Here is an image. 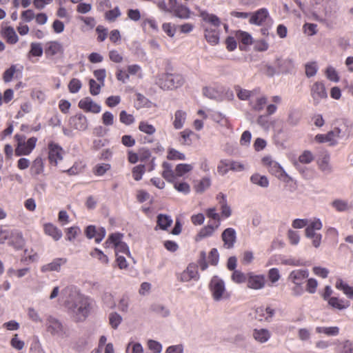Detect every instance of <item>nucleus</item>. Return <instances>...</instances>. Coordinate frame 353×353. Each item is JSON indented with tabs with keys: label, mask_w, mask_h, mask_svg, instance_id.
Returning a JSON list of instances; mask_svg holds the SVG:
<instances>
[{
	"label": "nucleus",
	"mask_w": 353,
	"mask_h": 353,
	"mask_svg": "<svg viewBox=\"0 0 353 353\" xmlns=\"http://www.w3.org/2000/svg\"><path fill=\"white\" fill-rule=\"evenodd\" d=\"M174 15L180 19H189L190 17V10L185 6L179 4L172 11Z\"/></svg>",
	"instance_id": "24"
},
{
	"label": "nucleus",
	"mask_w": 353,
	"mask_h": 353,
	"mask_svg": "<svg viewBox=\"0 0 353 353\" xmlns=\"http://www.w3.org/2000/svg\"><path fill=\"white\" fill-rule=\"evenodd\" d=\"M200 16L202 17L203 21L210 23L216 27H219L221 25L219 18L215 14H209L205 11H201Z\"/></svg>",
	"instance_id": "30"
},
{
	"label": "nucleus",
	"mask_w": 353,
	"mask_h": 353,
	"mask_svg": "<svg viewBox=\"0 0 353 353\" xmlns=\"http://www.w3.org/2000/svg\"><path fill=\"white\" fill-rule=\"evenodd\" d=\"M268 277L272 284L277 282L281 278L279 269L276 268L270 269L268 271Z\"/></svg>",
	"instance_id": "59"
},
{
	"label": "nucleus",
	"mask_w": 353,
	"mask_h": 353,
	"mask_svg": "<svg viewBox=\"0 0 353 353\" xmlns=\"http://www.w3.org/2000/svg\"><path fill=\"white\" fill-rule=\"evenodd\" d=\"M114 248L115 250L116 255H120V253H123L127 254L129 256H130L129 248L125 243L121 241L116 245Z\"/></svg>",
	"instance_id": "54"
},
{
	"label": "nucleus",
	"mask_w": 353,
	"mask_h": 353,
	"mask_svg": "<svg viewBox=\"0 0 353 353\" xmlns=\"http://www.w3.org/2000/svg\"><path fill=\"white\" fill-rule=\"evenodd\" d=\"M211 185V180L209 177H204L194 185L195 191L197 193H203Z\"/></svg>",
	"instance_id": "35"
},
{
	"label": "nucleus",
	"mask_w": 353,
	"mask_h": 353,
	"mask_svg": "<svg viewBox=\"0 0 353 353\" xmlns=\"http://www.w3.org/2000/svg\"><path fill=\"white\" fill-rule=\"evenodd\" d=\"M269 172L276 176L280 178L284 175H286L285 170L276 161L270 162L268 166Z\"/></svg>",
	"instance_id": "33"
},
{
	"label": "nucleus",
	"mask_w": 353,
	"mask_h": 353,
	"mask_svg": "<svg viewBox=\"0 0 353 353\" xmlns=\"http://www.w3.org/2000/svg\"><path fill=\"white\" fill-rule=\"evenodd\" d=\"M2 34L6 39L7 42L10 44H14L18 41V36L12 27H6L2 30Z\"/></svg>",
	"instance_id": "19"
},
{
	"label": "nucleus",
	"mask_w": 353,
	"mask_h": 353,
	"mask_svg": "<svg viewBox=\"0 0 353 353\" xmlns=\"http://www.w3.org/2000/svg\"><path fill=\"white\" fill-rule=\"evenodd\" d=\"M82 86L81 82L78 79H72L68 84V89L71 93H77L79 91Z\"/></svg>",
	"instance_id": "55"
},
{
	"label": "nucleus",
	"mask_w": 353,
	"mask_h": 353,
	"mask_svg": "<svg viewBox=\"0 0 353 353\" xmlns=\"http://www.w3.org/2000/svg\"><path fill=\"white\" fill-rule=\"evenodd\" d=\"M96 32L98 34L97 40L102 42L105 40L108 36V29L101 25H99L96 28Z\"/></svg>",
	"instance_id": "63"
},
{
	"label": "nucleus",
	"mask_w": 353,
	"mask_h": 353,
	"mask_svg": "<svg viewBox=\"0 0 353 353\" xmlns=\"http://www.w3.org/2000/svg\"><path fill=\"white\" fill-rule=\"evenodd\" d=\"M310 94L313 99L314 105H317L319 104L322 99L327 97L324 83L321 81L314 83L310 88Z\"/></svg>",
	"instance_id": "5"
},
{
	"label": "nucleus",
	"mask_w": 353,
	"mask_h": 353,
	"mask_svg": "<svg viewBox=\"0 0 353 353\" xmlns=\"http://www.w3.org/2000/svg\"><path fill=\"white\" fill-rule=\"evenodd\" d=\"M111 166L109 163L97 164L94 169V172L97 176H102L109 170Z\"/></svg>",
	"instance_id": "60"
},
{
	"label": "nucleus",
	"mask_w": 353,
	"mask_h": 353,
	"mask_svg": "<svg viewBox=\"0 0 353 353\" xmlns=\"http://www.w3.org/2000/svg\"><path fill=\"white\" fill-rule=\"evenodd\" d=\"M61 293L68 299V302L74 303V309H92L94 306L93 301L81 295L74 286H67Z\"/></svg>",
	"instance_id": "1"
},
{
	"label": "nucleus",
	"mask_w": 353,
	"mask_h": 353,
	"mask_svg": "<svg viewBox=\"0 0 353 353\" xmlns=\"http://www.w3.org/2000/svg\"><path fill=\"white\" fill-rule=\"evenodd\" d=\"M193 169V167L190 164L180 163L178 164L175 168L176 174L179 176H181L187 172H189Z\"/></svg>",
	"instance_id": "46"
},
{
	"label": "nucleus",
	"mask_w": 353,
	"mask_h": 353,
	"mask_svg": "<svg viewBox=\"0 0 353 353\" xmlns=\"http://www.w3.org/2000/svg\"><path fill=\"white\" fill-rule=\"evenodd\" d=\"M268 101L267 97L265 96L257 97L255 100H250V105L251 108L256 112H260L263 110Z\"/></svg>",
	"instance_id": "21"
},
{
	"label": "nucleus",
	"mask_w": 353,
	"mask_h": 353,
	"mask_svg": "<svg viewBox=\"0 0 353 353\" xmlns=\"http://www.w3.org/2000/svg\"><path fill=\"white\" fill-rule=\"evenodd\" d=\"M186 120V112L179 110L175 112L174 119L173 121L174 128L176 130L181 129Z\"/></svg>",
	"instance_id": "23"
},
{
	"label": "nucleus",
	"mask_w": 353,
	"mask_h": 353,
	"mask_svg": "<svg viewBox=\"0 0 353 353\" xmlns=\"http://www.w3.org/2000/svg\"><path fill=\"white\" fill-rule=\"evenodd\" d=\"M167 158L169 160H185V156L179 151L174 148H170L168 150Z\"/></svg>",
	"instance_id": "50"
},
{
	"label": "nucleus",
	"mask_w": 353,
	"mask_h": 353,
	"mask_svg": "<svg viewBox=\"0 0 353 353\" xmlns=\"http://www.w3.org/2000/svg\"><path fill=\"white\" fill-rule=\"evenodd\" d=\"M163 170L162 176L168 182H172L175 179L174 172L172 170V165L168 162H163L162 164Z\"/></svg>",
	"instance_id": "22"
},
{
	"label": "nucleus",
	"mask_w": 353,
	"mask_h": 353,
	"mask_svg": "<svg viewBox=\"0 0 353 353\" xmlns=\"http://www.w3.org/2000/svg\"><path fill=\"white\" fill-rule=\"evenodd\" d=\"M11 241L10 244L12 245L16 250H21L24 245V240L21 233L13 232V236L10 238Z\"/></svg>",
	"instance_id": "32"
},
{
	"label": "nucleus",
	"mask_w": 353,
	"mask_h": 353,
	"mask_svg": "<svg viewBox=\"0 0 353 353\" xmlns=\"http://www.w3.org/2000/svg\"><path fill=\"white\" fill-rule=\"evenodd\" d=\"M327 78L334 82H338L339 77L336 70L332 66H328L325 70Z\"/></svg>",
	"instance_id": "56"
},
{
	"label": "nucleus",
	"mask_w": 353,
	"mask_h": 353,
	"mask_svg": "<svg viewBox=\"0 0 353 353\" xmlns=\"http://www.w3.org/2000/svg\"><path fill=\"white\" fill-rule=\"evenodd\" d=\"M172 223V219L170 216L163 214H160L157 216V224L161 230H167Z\"/></svg>",
	"instance_id": "29"
},
{
	"label": "nucleus",
	"mask_w": 353,
	"mask_h": 353,
	"mask_svg": "<svg viewBox=\"0 0 353 353\" xmlns=\"http://www.w3.org/2000/svg\"><path fill=\"white\" fill-rule=\"evenodd\" d=\"M184 78L181 74L172 73H161L156 77L155 83L161 89L172 90L182 86Z\"/></svg>",
	"instance_id": "2"
},
{
	"label": "nucleus",
	"mask_w": 353,
	"mask_h": 353,
	"mask_svg": "<svg viewBox=\"0 0 353 353\" xmlns=\"http://www.w3.org/2000/svg\"><path fill=\"white\" fill-rule=\"evenodd\" d=\"M122 321V317L117 312H114L109 315V323L111 327L114 329H117L119 324Z\"/></svg>",
	"instance_id": "43"
},
{
	"label": "nucleus",
	"mask_w": 353,
	"mask_h": 353,
	"mask_svg": "<svg viewBox=\"0 0 353 353\" xmlns=\"http://www.w3.org/2000/svg\"><path fill=\"white\" fill-rule=\"evenodd\" d=\"M250 181L255 185L261 188H268L269 186V180L264 175H261L259 173L253 174L250 176Z\"/></svg>",
	"instance_id": "25"
},
{
	"label": "nucleus",
	"mask_w": 353,
	"mask_h": 353,
	"mask_svg": "<svg viewBox=\"0 0 353 353\" xmlns=\"http://www.w3.org/2000/svg\"><path fill=\"white\" fill-rule=\"evenodd\" d=\"M14 137L17 142V146L15 149L17 156L28 155L35 148L37 141L36 137H31L27 141H26L24 135L16 134Z\"/></svg>",
	"instance_id": "3"
},
{
	"label": "nucleus",
	"mask_w": 353,
	"mask_h": 353,
	"mask_svg": "<svg viewBox=\"0 0 353 353\" xmlns=\"http://www.w3.org/2000/svg\"><path fill=\"white\" fill-rule=\"evenodd\" d=\"M332 205L333 208L336 209L338 212H345L348 210L349 205L347 201L342 199H336L334 200Z\"/></svg>",
	"instance_id": "44"
},
{
	"label": "nucleus",
	"mask_w": 353,
	"mask_h": 353,
	"mask_svg": "<svg viewBox=\"0 0 353 353\" xmlns=\"http://www.w3.org/2000/svg\"><path fill=\"white\" fill-rule=\"evenodd\" d=\"M88 310H72V317L75 322L84 321L88 316Z\"/></svg>",
	"instance_id": "58"
},
{
	"label": "nucleus",
	"mask_w": 353,
	"mask_h": 353,
	"mask_svg": "<svg viewBox=\"0 0 353 353\" xmlns=\"http://www.w3.org/2000/svg\"><path fill=\"white\" fill-rule=\"evenodd\" d=\"M43 50L42 45L40 43L32 42L30 44V50L29 54L33 57H41L43 55Z\"/></svg>",
	"instance_id": "42"
},
{
	"label": "nucleus",
	"mask_w": 353,
	"mask_h": 353,
	"mask_svg": "<svg viewBox=\"0 0 353 353\" xmlns=\"http://www.w3.org/2000/svg\"><path fill=\"white\" fill-rule=\"evenodd\" d=\"M90 254L92 256L98 259L103 263L107 264L109 262L108 256L98 248H95Z\"/></svg>",
	"instance_id": "57"
},
{
	"label": "nucleus",
	"mask_w": 353,
	"mask_h": 353,
	"mask_svg": "<svg viewBox=\"0 0 353 353\" xmlns=\"http://www.w3.org/2000/svg\"><path fill=\"white\" fill-rule=\"evenodd\" d=\"M30 172L32 175H39L43 172V163L41 158L35 159L31 166Z\"/></svg>",
	"instance_id": "37"
},
{
	"label": "nucleus",
	"mask_w": 353,
	"mask_h": 353,
	"mask_svg": "<svg viewBox=\"0 0 353 353\" xmlns=\"http://www.w3.org/2000/svg\"><path fill=\"white\" fill-rule=\"evenodd\" d=\"M145 173V165H139L133 168L132 169V176L134 180L139 181L142 179L143 174Z\"/></svg>",
	"instance_id": "53"
},
{
	"label": "nucleus",
	"mask_w": 353,
	"mask_h": 353,
	"mask_svg": "<svg viewBox=\"0 0 353 353\" xmlns=\"http://www.w3.org/2000/svg\"><path fill=\"white\" fill-rule=\"evenodd\" d=\"M63 52V46L60 42L57 41L48 42L45 50L46 54L50 56H54L58 53H62Z\"/></svg>",
	"instance_id": "16"
},
{
	"label": "nucleus",
	"mask_w": 353,
	"mask_h": 353,
	"mask_svg": "<svg viewBox=\"0 0 353 353\" xmlns=\"http://www.w3.org/2000/svg\"><path fill=\"white\" fill-rule=\"evenodd\" d=\"M203 94L210 99H217L219 97V92L212 87H204Z\"/></svg>",
	"instance_id": "49"
},
{
	"label": "nucleus",
	"mask_w": 353,
	"mask_h": 353,
	"mask_svg": "<svg viewBox=\"0 0 353 353\" xmlns=\"http://www.w3.org/2000/svg\"><path fill=\"white\" fill-rule=\"evenodd\" d=\"M90 92L92 95L96 96L100 93L101 88L104 85H101L100 83H97L95 80L90 79L89 81Z\"/></svg>",
	"instance_id": "61"
},
{
	"label": "nucleus",
	"mask_w": 353,
	"mask_h": 353,
	"mask_svg": "<svg viewBox=\"0 0 353 353\" xmlns=\"http://www.w3.org/2000/svg\"><path fill=\"white\" fill-rule=\"evenodd\" d=\"M219 223L216 225H208L201 229L198 234V237L200 239L206 238L213 234L214 231L219 228Z\"/></svg>",
	"instance_id": "34"
},
{
	"label": "nucleus",
	"mask_w": 353,
	"mask_h": 353,
	"mask_svg": "<svg viewBox=\"0 0 353 353\" xmlns=\"http://www.w3.org/2000/svg\"><path fill=\"white\" fill-rule=\"evenodd\" d=\"M221 239L225 249L233 248L236 241V230L232 228H226L221 234Z\"/></svg>",
	"instance_id": "10"
},
{
	"label": "nucleus",
	"mask_w": 353,
	"mask_h": 353,
	"mask_svg": "<svg viewBox=\"0 0 353 353\" xmlns=\"http://www.w3.org/2000/svg\"><path fill=\"white\" fill-rule=\"evenodd\" d=\"M316 332L319 334H324L327 336H337L339 333V328L336 326L316 327Z\"/></svg>",
	"instance_id": "36"
},
{
	"label": "nucleus",
	"mask_w": 353,
	"mask_h": 353,
	"mask_svg": "<svg viewBox=\"0 0 353 353\" xmlns=\"http://www.w3.org/2000/svg\"><path fill=\"white\" fill-rule=\"evenodd\" d=\"M254 338L260 343L266 342L270 337L268 330L265 329H255L253 332Z\"/></svg>",
	"instance_id": "31"
},
{
	"label": "nucleus",
	"mask_w": 353,
	"mask_h": 353,
	"mask_svg": "<svg viewBox=\"0 0 353 353\" xmlns=\"http://www.w3.org/2000/svg\"><path fill=\"white\" fill-rule=\"evenodd\" d=\"M121 15V12L118 7L112 10H108L105 12V19L110 21H114Z\"/></svg>",
	"instance_id": "64"
},
{
	"label": "nucleus",
	"mask_w": 353,
	"mask_h": 353,
	"mask_svg": "<svg viewBox=\"0 0 353 353\" xmlns=\"http://www.w3.org/2000/svg\"><path fill=\"white\" fill-rule=\"evenodd\" d=\"M119 120L122 123L126 125L132 124L135 121L134 116L131 114H128L125 110L121 111Z\"/></svg>",
	"instance_id": "41"
},
{
	"label": "nucleus",
	"mask_w": 353,
	"mask_h": 353,
	"mask_svg": "<svg viewBox=\"0 0 353 353\" xmlns=\"http://www.w3.org/2000/svg\"><path fill=\"white\" fill-rule=\"evenodd\" d=\"M205 38L212 46L218 44L219 41V32L214 29L206 28L205 30Z\"/></svg>",
	"instance_id": "20"
},
{
	"label": "nucleus",
	"mask_w": 353,
	"mask_h": 353,
	"mask_svg": "<svg viewBox=\"0 0 353 353\" xmlns=\"http://www.w3.org/2000/svg\"><path fill=\"white\" fill-rule=\"evenodd\" d=\"M318 286V281L314 278L307 280L305 290L310 294H314Z\"/></svg>",
	"instance_id": "62"
},
{
	"label": "nucleus",
	"mask_w": 353,
	"mask_h": 353,
	"mask_svg": "<svg viewBox=\"0 0 353 353\" xmlns=\"http://www.w3.org/2000/svg\"><path fill=\"white\" fill-rule=\"evenodd\" d=\"M210 288L216 301H219L224 297L225 294V283L219 277L216 276L212 277L210 283Z\"/></svg>",
	"instance_id": "6"
},
{
	"label": "nucleus",
	"mask_w": 353,
	"mask_h": 353,
	"mask_svg": "<svg viewBox=\"0 0 353 353\" xmlns=\"http://www.w3.org/2000/svg\"><path fill=\"white\" fill-rule=\"evenodd\" d=\"M63 148L57 143L50 142L48 144V159L51 164L57 165L63 159Z\"/></svg>",
	"instance_id": "7"
},
{
	"label": "nucleus",
	"mask_w": 353,
	"mask_h": 353,
	"mask_svg": "<svg viewBox=\"0 0 353 353\" xmlns=\"http://www.w3.org/2000/svg\"><path fill=\"white\" fill-rule=\"evenodd\" d=\"M231 161L224 159L221 160L217 166V172L221 176L225 175L230 170Z\"/></svg>",
	"instance_id": "38"
},
{
	"label": "nucleus",
	"mask_w": 353,
	"mask_h": 353,
	"mask_svg": "<svg viewBox=\"0 0 353 353\" xmlns=\"http://www.w3.org/2000/svg\"><path fill=\"white\" fill-rule=\"evenodd\" d=\"M335 132H329L326 134H319L316 135L315 140L319 143L330 142V145H334L336 141L334 140Z\"/></svg>",
	"instance_id": "27"
},
{
	"label": "nucleus",
	"mask_w": 353,
	"mask_h": 353,
	"mask_svg": "<svg viewBox=\"0 0 353 353\" xmlns=\"http://www.w3.org/2000/svg\"><path fill=\"white\" fill-rule=\"evenodd\" d=\"M46 330L52 336L61 338L68 336V332L65 327L57 319L50 316L46 322Z\"/></svg>",
	"instance_id": "4"
},
{
	"label": "nucleus",
	"mask_w": 353,
	"mask_h": 353,
	"mask_svg": "<svg viewBox=\"0 0 353 353\" xmlns=\"http://www.w3.org/2000/svg\"><path fill=\"white\" fill-rule=\"evenodd\" d=\"M275 64L278 68V72L281 73H290L294 68V61L290 58L277 59Z\"/></svg>",
	"instance_id": "14"
},
{
	"label": "nucleus",
	"mask_w": 353,
	"mask_h": 353,
	"mask_svg": "<svg viewBox=\"0 0 353 353\" xmlns=\"http://www.w3.org/2000/svg\"><path fill=\"white\" fill-rule=\"evenodd\" d=\"M327 301L330 305L336 309H345L349 307L347 302L345 303L343 301L339 299L336 297H331Z\"/></svg>",
	"instance_id": "40"
},
{
	"label": "nucleus",
	"mask_w": 353,
	"mask_h": 353,
	"mask_svg": "<svg viewBox=\"0 0 353 353\" xmlns=\"http://www.w3.org/2000/svg\"><path fill=\"white\" fill-rule=\"evenodd\" d=\"M319 166L320 170L325 174H330L332 171V166L329 163L328 157H323L319 162Z\"/></svg>",
	"instance_id": "52"
},
{
	"label": "nucleus",
	"mask_w": 353,
	"mask_h": 353,
	"mask_svg": "<svg viewBox=\"0 0 353 353\" xmlns=\"http://www.w3.org/2000/svg\"><path fill=\"white\" fill-rule=\"evenodd\" d=\"M70 126L79 131H85L88 126V120L85 115L77 114L69 119Z\"/></svg>",
	"instance_id": "11"
},
{
	"label": "nucleus",
	"mask_w": 353,
	"mask_h": 353,
	"mask_svg": "<svg viewBox=\"0 0 353 353\" xmlns=\"http://www.w3.org/2000/svg\"><path fill=\"white\" fill-rule=\"evenodd\" d=\"M270 18V14L268 9L263 8L250 13L249 22L250 24L262 26L265 23L266 20Z\"/></svg>",
	"instance_id": "8"
},
{
	"label": "nucleus",
	"mask_w": 353,
	"mask_h": 353,
	"mask_svg": "<svg viewBox=\"0 0 353 353\" xmlns=\"http://www.w3.org/2000/svg\"><path fill=\"white\" fill-rule=\"evenodd\" d=\"M139 129L140 131L150 135L153 134L156 132L155 128L145 121L140 122Z\"/></svg>",
	"instance_id": "51"
},
{
	"label": "nucleus",
	"mask_w": 353,
	"mask_h": 353,
	"mask_svg": "<svg viewBox=\"0 0 353 353\" xmlns=\"http://www.w3.org/2000/svg\"><path fill=\"white\" fill-rule=\"evenodd\" d=\"M336 288L342 290L348 298L353 299V287L348 285L344 283L341 279H338L336 282Z\"/></svg>",
	"instance_id": "28"
},
{
	"label": "nucleus",
	"mask_w": 353,
	"mask_h": 353,
	"mask_svg": "<svg viewBox=\"0 0 353 353\" xmlns=\"http://www.w3.org/2000/svg\"><path fill=\"white\" fill-rule=\"evenodd\" d=\"M45 233L50 236L54 241H58L62 237V232L52 223L44 225Z\"/></svg>",
	"instance_id": "17"
},
{
	"label": "nucleus",
	"mask_w": 353,
	"mask_h": 353,
	"mask_svg": "<svg viewBox=\"0 0 353 353\" xmlns=\"http://www.w3.org/2000/svg\"><path fill=\"white\" fill-rule=\"evenodd\" d=\"M236 35L237 39L243 44L250 45L252 43V37L249 33L239 30L236 32Z\"/></svg>",
	"instance_id": "45"
},
{
	"label": "nucleus",
	"mask_w": 353,
	"mask_h": 353,
	"mask_svg": "<svg viewBox=\"0 0 353 353\" xmlns=\"http://www.w3.org/2000/svg\"><path fill=\"white\" fill-rule=\"evenodd\" d=\"M314 156L309 150H305L299 157V162H294V165L300 172H303L300 163H310L314 160Z\"/></svg>",
	"instance_id": "18"
},
{
	"label": "nucleus",
	"mask_w": 353,
	"mask_h": 353,
	"mask_svg": "<svg viewBox=\"0 0 353 353\" xmlns=\"http://www.w3.org/2000/svg\"><path fill=\"white\" fill-rule=\"evenodd\" d=\"M337 353H353V342L350 340H345L336 346Z\"/></svg>",
	"instance_id": "26"
},
{
	"label": "nucleus",
	"mask_w": 353,
	"mask_h": 353,
	"mask_svg": "<svg viewBox=\"0 0 353 353\" xmlns=\"http://www.w3.org/2000/svg\"><path fill=\"white\" fill-rule=\"evenodd\" d=\"M79 108L86 112H92L94 114L101 112V105L96 103L90 97H85L81 99L78 104Z\"/></svg>",
	"instance_id": "13"
},
{
	"label": "nucleus",
	"mask_w": 353,
	"mask_h": 353,
	"mask_svg": "<svg viewBox=\"0 0 353 353\" xmlns=\"http://www.w3.org/2000/svg\"><path fill=\"white\" fill-rule=\"evenodd\" d=\"M263 275H250L248 279V287L254 290L262 289L265 286Z\"/></svg>",
	"instance_id": "15"
},
{
	"label": "nucleus",
	"mask_w": 353,
	"mask_h": 353,
	"mask_svg": "<svg viewBox=\"0 0 353 353\" xmlns=\"http://www.w3.org/2000/svg\"><path fill=\"white\" fill-rule=\"evenodd\" d=\"M68 259L64 257L55 258L50 263L45 264L41 267L42 272H60L61 266L64 265Z\"/></svg>",
	"instance_id": "12"
},
{
	"label": "nucleus",
	"mask_w": 353,
	"mask_h": 353,
	"mask_svg": "<svg viewBox=\"0 0 353 353\" xmlns=\"http://www.w3.org/2000/svg\"><path fill=\"white\" fill-rule=\"evenodd\" d=\"M81 230L77 226H72L67 229L66 231V240L72 241L80 234Z\"/></svg>",
	"instance_id": "48"
},
{
	"label": "nucleus",
	"mask_w": 353,
	"mask_h": 353,
	"mask_svg": "<svg viewBox=\"0 0 353 353\" xmlns=\"http://www.w3.org/2000/svg\"><path fill=\"white\" fill-rule=\"evenodd\" d=\"M305 75L310 78L316 75L318 71L317 63L315 61L308 62L305 65Z\"/></svg>",
	"instance_id": "39"
},
{
	"label": "nucleus",
	"mask_w": 353,
	"mask_h": 353,
	"mask_svg": "<svg viewBox=\"0 0 353 353\" xmlns=\"http://www.w3.org/2000/svg\"><path fill=\"white\" fill-rule=\"evenodd\" d=\"M274 310H256L255 318L260 321H268L273 316Z\"/></svg>",
	"instance_id": "47"
},
{
	"label": "nucleus",
	"mask_w": 353,
	"mask_h": 353,
	"mask_svg": "<svg viewBox=\"0 0 353 353\" xmlns=\"http://www.w3.org/2000/svg\"><path fill=\"white\" fill-rule=\"evenodd\" d=\"M309 276L307 269H296L290 272L288 281L292 284L303 285L304 281Z\"/></svg>",
	"instance_id": "9"
}]
</instances>
